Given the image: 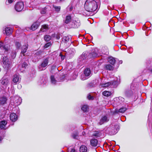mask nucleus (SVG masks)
Listing matches in <instances>:
<instances>
[{
	"instance_id": "obj_10",
	"label": "nucleus",
	"mask_w": 152,
	"mask_h": 152,
	"mask_svg": "<svg viewBox=\"0 0 152 152\" xmlns=\"http://www.w3.org/2000/svg\"><path fill=\"white\" fill-rule=\"evenodd\" d=\"M88 53L87 52H84L79 58V61H81L82 63H84L88 56Z\"/></svg>"
},
{
	"instance_id": "obj_24",
	"label": "nucleus",
	"mask_w": 152,
	"mask_h": 152,
	"mask_svg": "<svg viewBox=\"0 0 152 152\" xmlns=\"http://www.w3.org/2000/svg\"><path fill=\"white\" fill-rule=\"evenodd\" d=\"M80 152H87V148L85 145L81 146L80 148Z\"/></svg>"
},
{
	"instance_id": "obj_28",
	"label": "nucleus",
	"mask_w": 152,
	"mask_h": 152,
	"mask_svg": "<svg viewBox=\"0 0 152 152\" xmlns=\"http://www.w3.org/2000/svg\"><path fill=\"white\" fill-rule=\"evenodd\" d=\"M39 25L37 23H34L31 26V29L34 31L37 29Z\"/></svg>"
},
{
	"instance_id": "obj_8",
	"label": "nucleus",
	"mask_w": 152,
	"mask_h": 152,
	"mask_svg": "<svg viewBox=\"0 0 152 152\" xmlns=\"http://www.w3.org/2000/svg\"><path fill=\"white\" fill-rule=\"evenodd\" d=\"M132 91H128V93L127 94L132 95V94H137L138 95H141L143 93H141V92L139 91V89L136 88H134L132 89Z\"/></svg>"
},
{
	"instance_id": "obj_49",
	"label": "nucleus",
	"mask_w": 152,
	"mask_h": 152,
	"mask_svg": "<svg viewBox=\"0 0 152 152\" xmlns=\"http://www.w3.org/2000/svg\"><path fill=\"white\" fill-rule=\"evenodd\" d=\"M46 82H47V80H46V79H44V80L42 81V82H41V83H42V84H45L46 83Z\"/></svg>"
},
{
	"instance_id": "obj_43",
	"label": "nucleus",
	"mask_w": 152,
	"mask_h": 152,
	"mask_svg": "<svg viewBox=\"0 0 152 152\" xmlns=\"http://www.w3.org/2000/svg\"><path fill=\"white\" fill-rule=\"evenodd\" d=\"M87 98L89 100H93L94 97L93 96H88Z\"/></svg>"
},
{
	"instance_id": "obj_34",
	"label": "nucleus",
	"mask_w": 152,
	"mask_h": 152,
	"mask_svg": "<svg viewBox=\"0 0 152 152\" xmlns=\"http://www.w3.org/2000/svg\"><path fill=\"white\" fill-rule=\"evenodd\" d=\"M44 38L45 41L48 42L50 40L51 37L48 35H46L44 36Z\"/></svg>"
},
{
	"instance_id": "obj_60",
	"label": "nucleus",
	"mask_w": 152,
	"mask_h": 152,
	"mask_svg": "<svg viewBox=\"0 0 152 152\" xmlns=\"http://www.w3.org/2000/svg\"><path fill=\"white\" fill-rule=\"evenodd\" d=\"M95 81H98V80H96Z\"/></svg>"
},
{
	"instance_id": "obj_33",
	"label": "nucleus",
	"mask_w": 152,
	"mask_h": 152,
	"mask_svg": "<svg viewBox=\"0 0 152 152\" xmlns=\"http://www.w3.org/2000/svg\"><path fill=\"white\" fill-rule=\"evenodd\" d=\"M50 79L51 83L53 84H56L57 80H55L54 77L52 75L50 77Z\"/></svg>"
},
{
	"instance_id": "obj_20",
	"label": "nucleus",
	"mask_w": 152,
	"mask_h": 152,
	"mask_svg": "<svg viewBox=\"0 0 152 152\" xmlns=\"http://www.w3.org/2000/svg\"><path fill=\"white\" fill-rule=\"evenodd\" d=\"M13 30L12 28L10 27H7L5 28V32L6 35L7 36L12 34Z\"/></svg>"
},
{
	"instance_id": "obj_54",
	"label": "nucleus",
	"mask_w": 152,
	"mask_h": 152,
	"mask_svg": "<svg viewBox=\"0 0 152 152\" xmlns=\"http://www.w3.org/2000/svg\"><path fill=\"white\" fill-rule=\"evenodd\" d=\"M72 51L74 53L75 52V50L73 49H72Z\"/></svg>"
},
{
	"instance_id": "obj_50",
	"label": "nucleus",
	"mask_w": 152,
	"mask_h": 152,
	"mask_svg": "<svg viewBox=\"0 0 152 152\" xmlns=\"http://www.w3.org/2000/svg\"><path fill=\"white\" fill-rule=\"evenodd\" d=\"M42 53V52L40 51H38L36 53L35 55H40Z\"/></svg>"
},
{
	"instance_id": "obj_26",
	"label": "nucleus",
	"mask_w": 152,
	"mask_h": 152,
	"mask_svg": "<svg viewBox=\"0 0 152 152\" xmlns=\"http://www.w3.org/2000/svg\"><path fill=\"white\" fill-rule=\"evenodd\" d=\"M102 52L104 54H108V50L107 47H102Z\"/></svg>"
},
{
	"instance_id": "obj_27",
	"label": "nucleus",
	"mask_w": 152,
	"mask_h": 152,
	"mask_svg": "<svg viewBox=\"0 0 152 152\" xmlns=\"http://www.w3.org/2000/svg\"><path fill=\"white\" fill-rule=\"evenodd\" d=\"M48 26L46 25H44L42 26V27L40 29V31L42 32L46 31L48 29Z\"/></svg>"
},
{
	"instance_id": "obj_61",
	"label": "nucleus",
	"mask_w": 152,
	"mask_h": 152,
	"mask_svg": "<svg viewBox=\"0 0 152 152\" xmlns=\"http://www.w3.org/2000/svg\"><path fill=\"white\" fill-rule=\"evenodd\" d=\"M5 132L4 131V132H3V133L4 134V133Z\"/></svg>"
},
{
	"instance_id": "obj_31",
	"label": "nucleus",
	"mask_w": 152,
	"mask_h": 152,
	"mask_svg": "<svg viewBox=\"0 0 152 152\" xmlns=\"http://www.w3.org/2000/svg\"><path fill=\"white\" fill-rule=\"evenodd\" d=\"M71 19V18L70 16L68 15L66 16L65 21V23L66 24L69 23L70 22Z\"/></svg>"
},
{
	"instance_id": "obj_53",
	"label": "nucleus",
	"mask_w": 152,
	"mask_h": 152,
	"mask_svg": "<svg viewBox=\"0 0 152 152\" xmlns=\"http://www.w3.org/2000/svg\"><path fill=\"white\" fill-rule=\"evenodd\" d=\"M10 91H11V92L12 93V94H14V90H13V89H12L10 90Z\"/></svg>"
},
{
	"instance_id": "obj_4",
	"label": "nucleus",
	"mask_w": 152,
	"mask_h": 152,
	"mask_svg": "<svg viewBox=\"0 0 152 152\" xmlns=\"http://www.w3.org/2000/svg\"><path fill=\"white\" fill-rule=\"evenodd\" d=\"M49 58L47 57L45 58L42 61L41 64L39 66V71H41L45 69V67L47 66L48 64Z\"/></svg>"
},
{
	"instance_id": "obj_52",
	"label": "nucleus",
	"mask_w": 152,
	"mask_h": 152,
	"mask_svg": "<svg viewBox=\"0 0 152 152\" xmlns=\"http://www.w3.org/2000/svg\"><path fill=\"white\" fill-rule=\"evenodd\" d=\"M45 12H46L45 11V10H43L41 12V13L42 14H44L45 13Z\"/></svg>"
},
{
	"instance_id": "obj_19",
	"label": "nucleus",
	"mask_w": 152,
	"mask_h": 152,
	"mask_svg": "<svg viewBox=\"0 0 152 152\" xmlns=\"http://www.w3.org/2000/svg\"><path fill=\"white\" fill-rule=\"evenodd\" d=\"M7 123V122L4 120L1 121L0 123V128L1 129L5 130L6 129L5 127Z\"/></svg>"
},
{
	"instance_id": "obj_21",
	"label": "nucleus",
	"mask_w": 152,
	"mask_h": 152,
	"mask_svg": "<svg viewBox=\"0 0 152 152\" xmlns=\"http://www.w3.org/2000/svg\"><path fill=\"white\" fill-rule=\"evenodd\" d=\"M63 41L66 43H67L68 42H71V37L68 36L64 37L63 38Z\"/></svg>"
},
{
	"instance_id": "obj_38",
	"label": "nucleus",
	"mask_w": 152,
	"mask_h": 152,
	"mask_svg": "<svg viewBox=\"0 0 152 152\" xmlns=\"http://www.w3.org/2000/svg\"><path fill=\"white\" fill-rule=\"evenodd\" d=\"M95 51H96V53H94V52H93L92 53L93 56L94 57L97 56L99 53L97 49L96 48L95 50Z\"/></svg>"
},
{
	"instance_id": "obj_11",
	"label": "nucleus",
	"mask_w": 152,
	"mask_h": 152,
	"mask_svg": "<svg viewBox=\"0 0 152 152\" xmlns=\"http://www.w3.org/2000/svg\"><path fill=\"white\" fill-rule=\"evenodd\" d=\"M147 68L152 72V59H149L147 60L146 62Z\"/></svg>"
},
{
	"instance_id": "obj_59",
	"label": "nucleus",
	"mask_w": 152,
	"mask_h": 152,
	"mask_svg": "<svg viewBox=\"0 0 152 152\" xmlns=\"http://www.w3.org/2000/svg\"><path fill=\"white\" fill-rule=\"evenodd\" d=\"M151 109L152 110V106H151Z\"/></svg>"
},
{
	"instance_id": "obj_51",
	"label": "nucleus",
	"mask_w": 152,
	"mask_h": 152,
	"mask_svg": "<svg viewBox=\"0 0 152 152\" xmlns=\"http://www.w3.org/2000/svg\"><path fill=\"white\" fill-rule=\"evenodd\" d=\"M13 0H8V3H11L13 2Z\"/></svg>"
},
{
	"instance_id": "obj_22",
	"label": "nucleus",
	"mask_w": 152,
	"mask_h": 152,
	"mask_svg": "<svg viewBox=\"0 0 152 152\" xmlns=\"http://www.w3.org/2000/svg\"><path fill=\"white\" fill-rule=\"evenodd\" d=\"M28 48V45L27 44L23 45L21 51V53L22 54L23 56H24V53H25Z\"/></svg>"
},
{
	"instance_id": "obj_40",
	"label": "nucleus",
	"mask_w": 152,
	"mask_h": 152,
	"mask_svg": "<svg viewBox=\"0 0 152 152\" xmlns=\"http://www.w3.org/2000/svg\"><path fill=\"white\" fill-rule=\"evenodd\" d=\"M16 56V52L15 51H13L12 53L11 56L12 58H14Z\"/></svg>"
},
{
	"instance_id": "obj_23",
	"label": "nucleus",
	"mask_w": 152,
	"mask_h": 152,
	"mask_svg": "<svg viewBox=\"0 0 152 152\" xmlns=\"http://www.w3.org/2000/svg\"><path fill=\"white\" fill-rule=\"evenodd\" d=\"M108 61L112 65H113L115 61V59L112 57H110L108 59Z\"/></svg>"
},
{
	"instance_id": "obj_41",
	"label": "nucleus",
	"mask_w": 152,
	"mask_h": 152,
	"mask_svg": "<svg viewBox=\"0 0 152 152\" xmlns=\"http://www.w3.org/2000/svg\"><path fill=\"white\" fill-rule=\"evenodd\" d=\"M116 99L118 101V100H121V102L124 101V99L121 96H119L118 98H116Z\"/></svg>"
},
{
	"instance_id": "obj_9",
	"label": "nucleus",
	"mask_w": 152,
	"mask_h": 152,
	"mask_svg": "<svg viewBox=\"0 0 152 152\" xmlns=\"http://www.w3.org/2000/svg\"><path fill=\"white\" fill-rule=\"evenodd\" d=\"M127 110V108L125 107H122L119 109H116L114 111L113 114H119V113H123Z\"/></svg>"
},
{
	"instance_id": "obj_35",
	"label": "nucleus",
	"mask_w": 152,
	"mask_h": 152,
	"mask_svg": "<svg viewBox=\"0 0 152 152\" xmlns=\"http://www.w3.org/2000/svg\"><path fill=\"white\" fill-rule=\"evenodd\" d=\"M113 94L111 91H105L102 93V95H111Z\"/></svg>"
},
{
	"instance_id": "obj_32",
	"label": "nucleus",
	"mask_w": 152,
	"mask_h": 152,
	"mask_svg": "<svg viewBox=\"0 0 152 152\" xmlns=\"http://www.w3.org/2000/svg\"><path fill=\"white\" fill-rule=\"evenodd\" d=\"M78 136V133L77 132L73 133L72 134V137L74 139H77Z\"/></svg>"
},
{
	"instance_id": "obj_5",
	"label": "nucleus",
	"mask_w": 152,
	"mask_h": 152,
	"mask_svg": "<svg viewBox=\"0 0 152 152\" xmlns=\"http://www.w3.org/2000/svg\"><path fill=\"white\" fill-rule=\"evenodd\" d=\"M3 62L4 64L3 67L4 68H8L10 67V62L7 57L5 56L3 58Z\"/></svg>"
},
{
	"instance_id": "obj_16",
	"label": "nucleus",
	"mask_w": 152,
	"mask_h": 152,
	"mask_svg": "<svg viewBox=\"0 0 152 152\" xmlns=\"http://www.w3.org/2000/svg\"><path fill=\"white\" fill-rule=\"evenodd\" d=\"M7 99L4 96L0 97V104L4 105L6 103Z\"/></svg>"
},
{
	"instance_id": "obj_56",
	"label": "nucleus",
	"mask_w": 152,
	"mask_h": 152,
	"mask_svg": "<svg viewBox=\"0 0 152 152\" xmlns=\"http://www.w3.org/2000/svg\"><path fill=\"white\" fill-rule=\"evenodd\" d=\"M86 79V78H82V79L83 80H84Z\"/></svg>"
},
{
	"instance_id": "obj_2",
	"label": "nucleus",
	"mask_w": 152,
	"mask_h": 152,
	"mask_svg": "<svg viewBox=\"0 0 152 152\" xmlns=\"http://www.w3.org/2000/svg\"><path fill=\"white\" fill-rule=\"evenodd\" d=\"M9 83L8 79L5 76L3 77L0 81V94H6V88Z\"/></svg>"
},
{
	"instance_id": "obj_3",
	"label": "nucleus",
	"mask_w": 152,
	"mask_h": 152,
	"mask_svg": "<svg viewBox=\"0 0 152 152\" xmlns=\"http://www.w3.org/2000/svg\"><path fill=\"white\" fill-rule=\"evenodd\" d=\"M119 126L118 124L112 125L108 127L105 128L104 130L107 134L112 135L115 134L119 130Z\"/></svg>"
},
{
	"instance_id": "obj_44",
	"label": "nucleus",
	"mask_w": 152,
	"mask_h": 152,
	"mask_svg": "<svg viewBox=\"0 0 152 152\" xmlns=\"http://www.w3.org/2000/svg\"><path fill=\"white\" fill-rule=\"evenodd\" d=\"M27 64L26 62H24L23 64H22V67L26 68L27 66Z\"/></svg>"
},
{
	"instance_id": "obj_36",
	"label": "nucleus",
	"mask_w": 152,
	"mask_h": 152,
	"mask_svg": "<svg viewBox=\"0 0 152 152\" xmlns=\"http://www.w3.org/2000/svg\"><path fill=\"white\" fill-rule=\"evenodd\" d=\"M101 135V133L99 132H96L93 134V136L96 137H99Z\"/></svg>"
},
{
	"instance_id": "obj_17",
	"label": "nucleus",
	"mask_w": 152,
	"mask_h": 152,
	"mask_svg": "<svg viewBox=\"0 0 152 152\" xmlns=\"http://www.w3.org/2000/svg\"><path fill=\"white\" fill-rule=\"evenodd\" d=\"M2 47L4 50L6 51H8L10 48V46L9 45L6 44L3 46V43L1 42H0V48Z\"/></svg>"
},
{
	"instance_id": "obj_37",
	"label": "nucleus",
	"mask_w": 152,
	"mask_h": 152,
	"mask_svg": "<svg viewBox=\"0 0 152 152\" xmlns=\"http://www.w3.org/2000/svg\"><path fill=\"white\" fill-rule=\"evenodd\" d=\"M15 45L17 49H19L20 48L21 45L20 42L18 41H16L15 42Z\"/></svg>"
},
{
	"instance_id": "obj_57",
	"label": "nucleus",
	"mask_w": 152,
	"mask_h": 152,
	"mask_svg": "<svg viewBox=\"0 0 152 152\" xmlns=\"http://www.w3.org/2000/svg\"><path fill=\"white\" fill-rule=\"evenodd\" d=\"M130 50V51H129V52L130 53H131V52H132V50Z\"/></svg>"
},
{
	"instance_id": "obj_15",
	"label": "nucleus",
	"mask_w": 152,
	"mask_h": 152,
	"mask_svg": "<svg viewBox=\"0 0 152 152\" xmlns=\"http://www.w3.org/2000/svg\"><path fill=\"white\" fill-rule=\"evenodd\" d=\"M84 73L86 77H88L91 75V71L89 68H86L84 71Z\"/></svg>"
},
{
	"instance_id": "obj_42",
	"label": "nucleus",
	"mask_w": 152,
	"mask_h": 152,
	"mask_svg": "<svg viewBox=\"0 0 152 152\" xmlns=\"http://www.w3.org/2000/svg\"><path fill=\"white\" fill-rule=\"evenodd\" d=\"M51 45V43L50 42H48L46 43L44 46L45 48H48Z\"/></svg>"
},
{
	"instance_id": "obj_25",
	"label": "nucleus",
	"mask_w": 152,
	"mask_h": 152,
	"mask_svg": "<svg viewBox=\"0 0 152 152\" xmlns=\"http://www.w3.org/2000/svg\"><path fill=\"white\" fill-rule=\"evenodd\" d=\"M115 83H116V82L115 81L114 82H112L111 83H110V82H108L107 83L102 84V86L103 87H106L109 86L111 84H112V85H113V84Z\"/></svg>"
},
{
	"instance_id": "obj_30",
	"label": "nucleus",
	"mask_w": 152,
	"mask_h": 152,
	"mask_svg": "<svg viewBox=\"0 0 152 152\" xmlns=\"http://www.w3.org/2000/svg\"><path fill=\"white\" fill-rule=\"evenodd\" d=\"M89 109V107L87 105H83L81 107L82 110L84 112H86L88 111Z\"/></svg>"
},
{
	"instance_id": "obj_29",
	"label": "nucleus",
	"mask_w": 152,
	"mask_h": 152,
	"mask_svg": "<svg viewBox=\"0 0 152 152\" xmlns=\"http://www.w3.org/2000/svg\"><path fill=\"white\" fill-rule=\"evenodd\" d=\"M105 68L107 70H112L113 69V66L110 64H106L105 66Z\"/></svg>"
},
{
	"instance_id": "obj_48",
	"label": "nucleus",
	"mask_w": 152,
	"mask_h": 152,
	"mask_svg": "<svg viewBox=\"0 0 152 152\" xmlns=\"http://www.w3.org/2000/svg\"><path fill=\"white\" fill-rule=\"evenodd\" d=\"M151 116H152V113H149V114H148V119L151 118Z\"/></svg>"
},
{
	"instance_id": "obj_55",
	"label": "nucleus",
	"mask_w": 152,
	"mask_h": 152,
	"mask_svg": "<svg viewBox=\"0 0 152 152\" xmlns=\"http://www.w3.org/2000/svg\"><path fill=\"white\" fill-rule=\"evenodd\" d=\"M2 139V137L0 136V141H1V140Z\"/></svg>"
},
{
	"instance_id": "obj_39",
	"label": "nucleus",
	"mask_w": 152,
	"mask_h": 152,
	"mask_svg": "<svg viewBox=\"0 0 152 152\" xmlns=\"http://www.w3.org/2000/svg\"><path fill=\"white\" fill-rule=\"evenodd\" d=\"M54 8L55 9V11L57 12H59L60 10V6H53Z\"/></svg>"
},
{
	"instance_id": "obj_13",
	"label": "nucleus",
	"mask_w": 152,
	"mask_h": 152,
	"mask_svg": "<svg viewBox=\"0 0 152 152\" xmlns=\"http://www.w3.org/2000/svg\"><path fill=\"white\" fill-rule=\"evenodd\" d=\"M109 121V119L107 115L102 116L100 120L99 124L102 125L105 123Z\"/></svg>"
},
{
	"instance_id": "obj_58",
	"label": "nucleus",
	"mask_w": 152,
	"mask_h": 152,
	"mask_svg": "<svg viewBox=\"0 0 152 152\" xmlns=\"http://www.w3.org/2000/svg\"><path fill=\"white\" fill-rule=\"evenodd\" d=\"M130 50H132V48H130Z\"/></svg>"
},
{
	"instance_id": "obj_46",
	"label": "nucleus",
	"mask_w": 152,
	"mask_h": 152,
	"mask_svg": "<svg viewBox=\"0 0 152 152\" xmlns=\"http://www.w3.org/2000/svg\"><path fill=\"white\" fill-rule=\"evenodd\" d=\"M55 37L56 38V39H59L60 38V37L59 34H56L55 35Z\"/></svg>"
},
{
	"instance_id": "obj_14",
	"label": "nucleus",
	"mask_w": 152,
	"mask_h": 152,
	"mask_svg": "<svg viewBox=\"0 0 152 152\" xmlns=\"http://www.w3.org/2000/svg\"><path fill=\"white\" fill-rule=\"evenodd\" d=\"M10 118L12 121L15 122L18 119V115L15 113H11L10 115Z\"/></svg>"
},
{
	"instance_id": "obj_12",
	"label": "nucleus",
	"mask_w": 152,
	"mask_h": 152,
	"mask_svg": "<svg viewBox=\"0 0 152 152\" xmlns=\"http://www.w3.org/2000/svg\"><path fill=\"white\" fill-rule=\"evenodd\" d=\"M98 141L96 139H91L90 141V144L91 145L94 147H98Z\"/></svg>"
},
{
	"instance_id": "obj_47",
	"label": "nucleus",
	"mask_w": 152,
	"mask_h": 152,
	"mask_svg": "<svg viewBox=\"0 0 152 152\" xmlns=\"http://www.w3.org/2000/svg\"><path fill=\"white\" fill-rule=\"evenodd\" d=\"M59 56H61V59L62 60H63L64 59L65 56H64V55H62L61 53L60 54V55Z\"/></svg>"
},
{
	"instance_id": "obj_18",
	"label": "nucleus",
	"mask_w": 152,
	"mask_h": 152,
	"mask_svg": "<svg viewBox=\"0 0 152 152\" xmlns=\"http://www.w3.org/2000/svg\"><path fill=\"white\" fill-rule=\"evenodd\" d=\"M14 98H15V102L17 104V105H20L22 101L21 98L18 96H15Z\"/></svg>"
},
{
	"instance_id": "obj_7",
	"label": "nucleus",
	"mask_w": 152,
	"mask_h": 152,
	"mask_svg": "<svg viewBox=\"0 0 152 152\" xmlns=\"http://www.w3.org/2000/svg\"><path fill=\"white\" fill-rule=\"evenodd\" d=\"M21 77L18 74L14 75L12 77V81L15 84L18 83L20 81Z\"/></svg>"
},
{
	"instance_id": "obj_6",
	"label": "nucleus",
	"mask_w": 152,
	"mask_h": 152,
	"mask_svg": "<svg viewBox=\"0 0 152 152\" xmlns=\"http://www.w3.org/2000/svg\"><path fill=\"white\" fill-rule=\"evenodd\" d=\"M15 7L16 11L18 12L21 11L24 7V4L23 2H18L15 5Z\"/></svg>"
},
{
	"instance_id": "obj_62",
	"label": "nucleus",
	"mask_w": 152,
	"mask_h": 152,
	"mask_svg": "<svg viewBox=\"0 0 152 152\" xmlns=\"http://www.w3.org/2000/svg\"><path fill=\"white\" fill-rule=\"evenodd\" d=\"M108 96L107 95V96Z\"/></svg>"
},
{
	"instance_id": "obj_1",
	"label": "nucleus",
	"mask_w": 152,
	"mask_h": 152,
	"mask_svg": "<svg viewBox=\"0 0 152 152\" xmlns=\"http://www.w3.org/2000/svg\"><path fill=\"white\" fill-rule=\"evenodd\" d=\"M97 5L95 0H86L84 4V8L88 12L95 11L97 8Z\"/></svg>"
},
{
	"instance_id": "obj_45",
	"label": "nucleus",
	"mask_w": 152,
	"mask_h": 152,
	"mask_svg": "<svg viewBox=\"0 0 152 152\" xmlns=\"http://www.w3.org/2000/svg\"><path fill=\"white\" fill-rule=\"evenodd\" d=\"M69 149L70 150V152H76L75 150L72 148H70Z\"/></svg>"
}]
</instances>
